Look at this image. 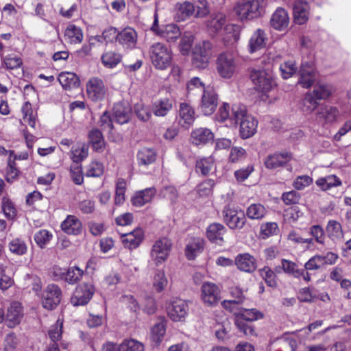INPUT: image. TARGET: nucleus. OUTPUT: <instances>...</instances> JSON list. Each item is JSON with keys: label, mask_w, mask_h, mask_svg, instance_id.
<instances>
[{"label": "nucleus", "mask_w": 351, "mask_h": 351, "mask_svg": "<svg viewBox=\"0 0 351 351\" xmlns=\"http://www.w3.org/2000/svg\"><path fill=\"white\" fill-rule=\"evenodd\" d=\"M217 120L223 123L230 120L232 124L237 125L240 122V135L245 139L252 136L256 132L258 121L247 113L246 107L243 104H234L232 108L224 103L219 109Z\"/></svg>", "instance_id": "1"}, {"label": "nucleus", "mask_w": 351, "mask_h": 351, "mask_svg": "<svg viewBox=\"0 0 351 351\" xmlns=\"http://www.w3.org/2000/svg\"><path fill=\"white\" fill-rule=\"evenodd\" d=\"M175 8L179 21H185L191 16L204 17L209 13L206 0H198L196 4L187 1L177 3Z\"/></svg>", "instance_id": "2"}, {"label": "nucleus", "mask_w": 351, "mask_h": 351, "mask_svg": "<svg viewBox=\"0 0 351 351\" xmlns=\"http://www.w3.org/2000/svg\"><path fill=\"white\" fill-rule=\"evenodd\" d=\"M265 0H239L234 6V12L239 18L252 19L261 15Z\"/></svg>", "instance_id": "3"}, {"label": "nucleus", "mask_w": 351, "mask_h": 351, "mask_svg": "<svg viewBox=\"0 0 351 351\" xmlns=\"http://www.w3.org/2000/svg\"><path fill=\"white\" fill-rule=\"evenodd\" d=\"M149 56L153 65L158 69H167L171 62V50L163 43H154L149 48Z\"/></svg>", "instance_id": "4"}, {"label": "nucleus", "mask_w": 351, "mask_h": 351, "mask_svg": "<svg viewBox=\"0 0 351 351\" xmlns=\"http://www.w3.org/2000/svg\"><path fill=\"white\" fill-rule=\"evenodd\" d=\"M222 215L223 222L231 230H241L247 223L244 212L241 210H239L230 205L224 207Z\"/></svg>", "instance_id": "5"}, {"label": "nucleus", "mask_w": 351, "mask_h": 351, "mask_svg": "<svg viewBox=\"0 0 351 351\" xmlns=\"http://www.w3.org/2000/svg\"><path fill=\"white\" fill-rule=\"evenodd\" d=\"M250 79L255 88L261 93H267L276 86L273 75L269 71L254 69L250 73Z\"/></svg>", "instance_id": "6"}, {"label": "nucleus", "mask_w": 351, "mask_h": 351, "mask_svg": "<svg viewBox=\"0 0 351 351\" xmlns=\"http://www.w3.org/2000/svg\"><path fill=\"white\" fill-rule=\"evenodd\" d=\"M151 30L156 35L165 38L167 42H174L180 36L179 27L173 23L159 26L157 10L154 13V23Z\"/></svg>", "instance_id": "7"}, {"label": "nucleus", "mask_w": 351, "mask_h": 351, "mask_svg": "<svg viewBox=\"0 0 351 351\" xmlns=\"http://www.w3.org/2000/svg\"><path fill=\"white\" fill-rule=\"evenodd\" d=\"M217 71L219 75L226 79L232 77L236 71L237 64L230 53H222L217 59Z\"/></svg>", "instance_id": "8"}, {"label": "nucleus", "mask_w": 351, "mask_h": 351, "mask_svg": "<svg viewBox=\"0 0 351 351\" xmlns=\"http://www.w3.org/2000/svg\"><path fill=\"white\" fill-rule=\"evenodd\" d=\"M95 289L90 283H82L77 286L71 298V304L75 306H84L92 298Z\"/></svg>", "instance_id": "9"}, {"label": "nucleus", "mask_w": 351, "mask_h": 351, "mask_svg": "<svg viewBox=\"0 0 351 351\" xmlns=\"http://www.w3.org/2000/svg\"><path fill=\"white\" fill-rule=\"evenodd\" d=\"M172 243L167 237L161 238L155 241L151 250V257L157 264L162 263L168 257Z\"/></svg>", "instance_id": "10"}, {"label": "nucleus", "mask_w": 351, "mask_h": 351, "mask_svg": "<svg viewBox=\"0 0 351 351\" xmlns=\"http://www.w3.org/2000/svg\"><path fill=\"white\" fill-rule=\"evenodd\" d=\"M62 299V291L55 284L47 285L43 294L42 303L45 308L52 310L60 302Z\"/></svg>", "instance_id": "11"}, {"label": "nucleus", "mask_w": 351, "mask_h": 351, "mask_svg": "<svg viewBox=\"0 0 351 351\" xmlns=\"http://www.w3.org/2000/svg\"><path fill=\"white\" fill-rule=\"evenodd\" d=\"M338 255L333 252H328L325 256L315 255L312 256L305 264L306 270H318L327 265H334L338 259Z\"/></svg>", "instance_id": "12"}, {"label": "nucleus", "mask_w": 351, "mask_h": 351, "mask_svg": "<svg viewBox=\"0 0 351 351\" xmlns=\"http://www.w3.org/2000/svg\"><path fill=\"white\" fill-rule=\"evenodd\" d=\"M201 297L208 306H215L221 298V291L217 285L213 282H204L201 288Z\"/></svg>", "instance_id": "13"}, {"label": "nucleus", "mask_w": 351, "mask_h": 351, "mask_svg": "<svg viewBox=\"0 0 351 351\" xmlns=\"http://www.w3.org/2000/svg\"><path fill=\"white\" fill-rule=\"evenodd\" d=\"M218 105V97L215 90L208 88L204 90L202 96L200 109L204 114L210 115L216 110Z\"/></svg>", "instance_id": "14"}, {"label": "nucleus", "mask_w": 351, "mask_h": 351, "mask_svg": "<svg viewBox=\"0 0 351 351\" xmlns=\"http://www.w3.org/2000/svg\"><path fill=\"white\" fill-rule=\"evenodd\" d=\"M189 311L188 304L182 299L174 300L167 307V313L170 319L174 322L184 320Z\"/></svg>", "instance_id": "15"}, {"label": "nucleus", "mask_w": 351, "mask_h": 351, "mask_svg": "<svg viewBox=\"0 0 351 351\" xmlns=\"http://www.w3.org/2000/svg\"><path fill=\"white\" fill-rule=\"evenodd\" d=\"M87 94L93 101L101 100L106 93L103 81L94 77L89 80L86 84Z\"/></svg>", "instance_id": "16"}, {"label": "nucleus", "mask_w": 351, "mask_h": 351, "mask_svg": "<svg viewBox=\"0 0 351 351\" xmlns=\"http://www.w3.org/2000/svg\"><path fill=\"white\" fill-rule=\"evenodd\" d=\"M315 80V73L313 62H304L300 69L298 84L304 88L311 87Z\"/></svg>", "instance_id": "17"}, {"label": "nucleus", "mask_w": 351, "mask_h": 351, "mask_svg": "<svg viewBox=\"0 0 351 351\" xmlns=\"http://www.w3.org/2000/svg\"><path fill=\"white\" fill-rule=\"evenodd\" d=\"M143 237L144 234L141 228H136L121 236L124 247L128 249H135L138 247L143 240Z\"/></svg>", "instance_id": "18"}, {"label": "nucleus", "mask_w": 351, "mask_h": 351, "mask_svg": "<svg viewBox=\"0 0 351 351\" xmlns=\"http://www.w3.org/2000/svg\"><path fill=\"white\" fill-rule=\"evenodd\" d=\"M237 268L245 272H253L257 267L256 260L248 253L239 254L235 258Z\"/></svg>", "instance_id": "19"}, {"label": "nucleus", "mask_w": 351, "mask_h": 351, "mask_svg": "<svg viewBox=\"0 0 351 351\" xmlns=\"http://www.w3.org/2000/svg\"><path fill=\"white\" fill-rule=\"evenodd\" d=\"M23 317L22 307L18 302H12L8 308L5 322L8 327L14 328L18 325Z\"/></svg>", "instance_id": "20"}, {"label": "nucleus", "mask_w": 351, "mask_h": 351, "mask_svg": "<svg viewBox=\"0 0 351 351\" xmlns=\"http://www.w3.org/2000/svg\"><path fill=\"white\" fill-rule=\"evenodd\" d=\"M289 23V18L287 12L281 8H278L272 14L270 19V25L276 30L285 29Z\"/></svg>", "instance_id": "21"}, {"label": "nucleus", "mask_w": 351, "mask_h": 351, "mask_svg": "<svg viewBox=\"0 0 351 351\" xmlns=\"http://www.w3.org/2000/svg\"><path fill=\"white\" fill-rule=\"evenodd\" d=\"M156 193L154 187H149L145 189L136 191L131 199L133 206L141 207L152 201Z\"/></svg>", "instance_id": "22"}, {"label": "nucleus", "mask_w": 351, "mask_h": 351, "mask_svg": "<svg viewBox=\"0 0 351 351\" xmlns=\"http://www.w3.org/2000/svg\"><path fill=\"white\" fill-rule=\"evenodd\" d=\"M226 232L227 230L223 224L213 223L207 228L206 234L211 242L221 245L223 242V235Z\"/></svg>", "instance_id": "23"}, {"label": "nucleus", "mask_w": 351, "mask_h": 351, "mask_svg": "<svg viewBox=\"0 0 351 351\" xmlns=\"http://www.w3.org/2000/svg\"><path fill=\"white\" fill-rule=\"evenodd\" d=\"M118 42L126 49H133L137 43V33L131 27H126L119 32Z\"/></svg>", "instance_id": "24"}, {"label": "nucleus", "mask_w": 351, "mask_h": 351, "mask_svg": "<svg viewBox=\"0 0 351 351\" xmlns=\"http://www.w3.org/2000/svg\"><path fill=\"white\" fill-rule=\"evenodd\" d=\"M290 153H275L269 155L265 160V165L267 169H274L283 166L291 159Z\"/></svg>", "instance_id": "25"}, {"label": "nucleus", "mask_w": 351, "mask_h": 351, "mask_svg": "<svg viewBox=\"0 0 351 351\" xmlns=\"http://www.w3.org/2000/svg\"><path fill=\"white\" fill-rule=\"evenodd\" d=\"M267 36L264 30L256 29L249 40V51L251 53L260 50L266 46Z\"/></svg>", "instance_id": "26"}, {"label": "nucleus", "mask_w": 351, "mask_h": 351, "mask_svg": "<svg viewBox=\"0 0 351 351\" xmlns=\"http://www.w3.org/2000/svg\"><path fill=\"white\" fill-rule=\"evenodd\" d=\"M191 138L192 143L195 145H205L213 141L214 134L210 130L200 128L191 132Z\"/></svg>", "instance_id": "27"}, {"label": "nucleus", "mask_w": 351, "mask_h": 351, "mask_svg": "<svg viewBox=\"0 0 351 351\" xmlns=\"http://www.w3.org/2000/svg\"><path fill=\"white\" fill-rule=\"evenodd\" d=\"M309 5L302 1H296L293 5V17L296 23L302 25L308 19Z\"/></svg>", "instance_id": "28"}, {"label": "nucleus", "mask_w": 351, "mask_h": 351, "mask_svg": "<svg viewBox=\"0 0 351 351\" xmlns=\"http://www.w3.org/2000/svg\"><path fill=\"white\" fill-rule=\"evenodd\" d=\"M62 230L68 234L77 235L82 230L80 220L74 215H68L61 224Z\"/></svg>", "instance_id": "29"}, {"label": "nucleus", "mask_w": 351, "mask_h": 351, "mask_svg": "<svg viewBox=\"0 0 351 351\" xmlns=\"http://www.w3.org/2000/svg\"><path fill=\"white\" fill-rule=\"evenodd\" d=\"M132 116L131 108L123 103L114 104L113 108V118L114 121L122 125L128 123Z\"/></svg>", "instance_id": "30"}, {"label": "nucleus", "mask_w": 351, "mask_h": 351, "mask_svg": "<svg viewBox=\"0 0 351 351\" xmlns=\"http://www.w3.org/2000/svg\"><path fill=\"white\" fill-rule=\"evenodd\" d=\"M339 114V110L334 106H322L317 112V119L324 121L326 123H332L335 122Z\"/></svg>", "instance_id": "31"}, {"label": "nucleus", "mask_w": 351, "mask_h": 351, "mask_svg": "<svg viewBox=\"0 0 351 351\" xmlns=\"http://www.w3.org/2000/svg\"><path fill=\"white\" fill-rule=\"evenodd\" d=\"M173 100L163 98L156 100L152 105V112L157 117H165L172 109Z\"/></svg>", "instance_id": "32"}, {"label": "nucleus", "mask_w": 351, "mask_h": 351, "mask_svg": "<svg viewBox=\"0 0 351 351\" xmlns=\"http://www.w3.org/2000/svg\"><path fill=\"white\" fill-rule=\"evenodd\" d=\"M328 237L335 242L341 241L343 238L341 225L335 220H330L326 227Z\"/></svg>", "instance_id": "33"}, {"label": "nucleus", "mask_w": 351, "mask_h": 351, "mask_svg": "<svg viewBox=\"0 0 351 351\" xmlns=\"http://www.w3.org/2000/svg\"><path fill=\"white\" fill-rule=\"evenodd\" d=\"M58 80L64 89L77 88L80 84L79 77L71 72L61 73Z\"/></svg>", "instance_id": "34"}, {"label": "nucleus", "mask_w": 351, "mask_h": 351, "mask_svg": "<svg viewBox=\"0 0 351 351\" xmlns=\"http://www.w3.org/2000/svg\"><path fill=\"white\" fill-rule=\"evenodd\" d=\"M180 124L184 127L190 126L195 120V111L187 104L182 103L180 106Z\"/></svg>", "instance_id": "35"}, {"label": "nucleus", "mask_w": 351, "mask_h": 351, "mask_svg": "<svg viewBox=\"0 0 351 351\" xmlns=\"http://www.w3.org/2000/svg\"><path fill=\"white\" fill-rule=\"evenodd\" d=\"M88 140L93 149L98 152H102L105 148V141L103 134L98 129L89 132Z\"/></svg>", "instance_id": "36"}, {"label": "nucleus", "mask_w": 351, "mask_h": 351, "mask_svg": "<svg viewBox=\"0 0 351 351\" xmlns=\"http://www.w3.org/2000/svg\"><path fill=\"white\" fill-rule=\"evenodd\" d=\"M64 38L71 44L80 43L83 40L82 30L75 25H69L65 29Z\"/></svg>", "instance_id": "37"}, {"label": "nucleus", "mask_w": 351, "mask_h": 351, "mask_svg": "<svg viewBox=\"0 0 351 351\" xmlns=\"http://www.w3.org/2000/svg\"><path fill=\"white\" fill-rule=\"evenodd\" d=\"M203 240L193 239L186 246L185 255L187 259L193 260L197 255L202 252L204 248Z\"/></svg>", "instance_id": "38"}, {"label": "nucleus", "mask_w": 351, "mask_h": 351, "mask_svg": "<svg viewBox=\"0 0 351 351\" xmlns=\"http://www.w3.org/2000/svg\"><path fill=\"white\" fill-rule=\"evenodd\" d=\"M156 152L150 148L143 147L138 152L137 160L139 165L147 166L155 162Z\"/></svg>", "instance_id": "39"}, {"label": "nucleus", "mask_w": 351, "mask_h": 351, "mask_svg": "<svg viewBox=\"0 0 351 351\" xmlns=\"http://www.w3.org/2000/svg\"><path fill=\"white\" fill-rule=\"evenodd\" d=\"M88 154V147L82 144H77L73 146L71 149V159L75 164H79L83 161Z\"/></svg>", "instance_id": "40"}, {"label": "nucleus", "mask_w": 351, "mask_h": 351, "mask_svg": "<svg viewBox=\"0 0 351 351\" xmlns=\"http://www.w3.org/2000/svg\"><path fill=\"white\" fill-rule=\"evenodd\" d=\"M234 324L239 331L242 332L245 336H256L255 327L252 324V322H247L243 319L236 318Z\"/></svg>", "instance_id": "41"}, {"label": "nucleus", "mask_w": 351, "mask_h": 351, "mask_svg": "<svg viewBox=\"0 0 351 351\" xmlns=\"http://www.w3.org/2000/svg\"><path fill=\"white\" fill-rule=\"evenodd\" d=\"M266 213V208L261 204H252L246 210V216L251 219H261Z\"/></svg>", "instance_id": "42"}, {"label": "nucleus", "mask_w": 351, "mask_h": 351, "mask_svg": "<svg viewBox=\"0 0 351 351\" xmlns=\"http://www.w3.org/2000/svg\"><path fill=\"white\" fill-rule=\"evenodd\" d=\"M226 23V16L224 14L219 12L212 16L208 21V27L213 32L219 31Z\"/></svg>", "instance_id": "43"}, {"label": "nucleus", "mask_w": 351, "mask_h": 351, "mask_svg": "<svg viewBox=\"0 0 351 351\" xmlns=\"http://www.w3.org/2000/svg\"><path fill=\"white\" fill-rule=\"evenodd\" d=\"M144 349L142 343L133 339L124 340L118 347V351H144Z\"/></svg>", "instance_id": "44"}, {"label": "nucleus", "mask_w": 351, "mask_h": 351, "mask_svg": "<svg viewBox=\"0 0 351 351\" xmlns=\"http://www.w3.org/2000/svg\"><path fill=\"white\" fill-rule=\"evenodd\" d=\"M121 60V56L114 51H107L101 56L104 65L108 68L116 66Z\"/></svg>", "instance_id": "45"}, {"label": "nucleus", "mask_w": 351, "mask_h": 351, "mask_svg": "<svg viewBox=\"0 0 351 351\" xmlns=\"http://www.w3.org/2000/svg\"><path fill=\"white\" fill-rule=\"evenodd\" d=\"M317 185L326 191L333 186H337L341 184L339 178L335 175H330L325 178H319L316 181Z\"/></svg>", "instance_id": "46"}, {"label": "nucleus", "mask_w": 351, "mask_h": 351, "mask_svg": "<svg viewBox=\"0 0 351 351\" xmlns=\"http://www.w3.org/2000/svg\"><path fill=\"white\" fill-rule=\"evenodd\" d=\"M83 274V271L79 267H71L64 274V280L69 284H75L82 278Z\"/></svg>", "instance_id": "47"}, {"label": "nucleus", "mask_w": 351, "mask_h": 351, "mask_svg": "<svg viewBox=\"0 0 351 351\" xmlns=\"http://www.w3.org/2000/svg\"><path fill=\"white\" fill-rule=\"evenodd\" d=\"M214 167V160L212 158H205L197 161L196 171L203 176H207Z\"/></svg>", "instance_id": "48"}, {"label": "nucleus", "mask_w": 351, "mask_h": 351, "mask_svg": "<svg viewBox=\"0 0 351 351\" xmlns=\"http://www.w3.org/2000/svg\"><path fill=\"white\" fill-rule=\"evenodd\" d=\"M52 237L53 235L49 231L43 229L35 233L34 241L40 248H44Z\"/></svg>", "instance_id": "49"}, {"label": "nucleus", "mask_w": 351, "mask_h": 351, "mask_svg": "<svg viewBox=\"0 0 351 351\" xmlns=\"http://www.w3.org/2000/svg\"><path fill=\"white\" fill-rule=\"evenodd\" d=\"M9 249L12 253L21 256L26 254L27 246L24 241L14 239L9 243Z\"/></svg>", "instance_id": "50"}, {"label": "nucleus", "mask_w": 351, "mask_h": 351, "mask_svg": "<svg viewBox=\"0 0 351 351\" xmlns=\"http://www.w3.org/2000/svg\"><path fill=\"white\" fill-rule=\"evenodd\" d=\"M263 317V314L256 308L244 309L243 313L237 315L236 318L243 319L252 322Z\"/></svg>", "instance_id": "51"}, {"label": "nucleus", "mask_w": 351, "mask_h": 351, "mask_svg": "<svg viewBox=\"0 0 351 351\" xmlns=\"http://www.w3.org/2000/svg\"><path fill=\"white\" fill-rule=\"evenodd\" d=\"M166 332L164 319H160L159 322L155 324L152 328V338L156 343H160Z\"/></svg>", "instance_id": "52"}, {"label": "nucleus", "mask_w": 351, "mask_h": 351, "mask_svg": "<svg viewBox=\"0 0 351 351\" xmlns=\"http://www.w3.org/2000/svg\"><path fill=\"white\" fill-rule=\"evenodd\" d=\"M125 189V180L123 178L118 179L116 184V191L114 198V202L117 205H121L124 202Z\"/></svg>", "instance_id": "53"}, {"label": "nucleus", "mask_w": 351, "mask_h": 351, "mask_svg": "<svg viewBox=\"0 0 351 351\" xmlns=\"http://www.w3.org/2000/svg\"><path fill=\"white\" fill-rule=\"evenodd\" d=\"M23 120L27 121L29 126L34 128L36 126V117L33 114V110L30 102L26 101L21 108Z\"/></svg>", "instance_id": "54"}, {"label": "nucleus", "mask_w": 351, "mask_h": 351, "mask_svg": "<svg viewBox=\"0 0 351 351\" xmlns=\"http://www.w3.org/2000/svg\"><path fill=\"white\" fill-rule=\"evenodd\" d=\"M258 272L269 287H276L277 286L276 274L270 267H264L263 269H259Z\"/></svg>", "instance_id": "55"}, {"label": "nucleus", "mask_w": 351, "mask_h": 351, "mask_svg": "<svg viewBox=\"0 0 351 351\" xmlns=\"http://www.w3.org/2000/svg\"><path fill=\"white\" fill-rule=\"evenodd\" d=\"M317 100L313 94L307 93L302 101V110L305 113L312 112L317 106Z\"/></svg>", "instance_id": "56"}, {"label": "nucleus", "mask_w": 351, "mask_h": 351, "mask_svg": "<svg viewBox=\"0 0 351 351\" xmlns=\"http://www.w3.org/2000/svg\"><path fill=\"white\" fill-rule=\"evenodd\" d=\"M212 47L213 45L209 41H203L195 45L193 53L205 56V58L209 60L212 55Z\"/></svg>", "instance_id": "57"}, {"label": "nucleus", "mask_w": 351, "mask_h": 351, "mask_svg": "<svg viewBox=\"0 0 351 351\" xmlns=\"http://www.w3.org/2000/svg\"><path fill=\"white\" fill-rule=\"evenodd\" d=\"M317 100L325 99L331 94V88L328 85L317 84L311 93Z\"/></svg>", "instance_id": "58"}, {"label": "nucleus", "mask_w": 351, "mask_h": 351, "mask_svg": "<svg viewBox=\"0 0 351 351\" xmlns=\"http://www.w3.org/2000/svg\"><path fill=\"white\" fill-rule=\"evenodd\" d=\"M168 280L163 271H157L155 274L153 286L158 292H161L167 286Z\"/></svg>", "instance_id": "59"}, {"label": "nucleus", "mask_w": 351, "mask_h": 351, "mask_svg": "<svg viewBox=\"0 0 351 351\" xmlns=\"http://www.w3.org/2000/svg\"><path fill=\"white\" fill-rule=\"evenodd\" d=\"M215 185V180L207 179L197 186V192L200 196H208L213 191V186Z\"/></svg>", "instance_id": "60"}, {"label": "nucleus", "mask_w": 351, "mask_h": 351, "mask_svg": "<svg viewBox=\"0 0 351 351\" xmlns=\"http://www.w3.org/2000/svg\"><path fill=\"white\" fill-rule=\"evenodd\" d=\"M194 41V36L192 34H184L180 42V51L182 55H186L191 51Z\"/></svg>", "instance_id": "61"}, {"label": "nucleus", "mask_w": 351, "mask_h": 351, "mask_svg": "<svg viewBox=\"0 0 351 351\" xmlns=\"http://www.w3.org/2000/svg\"><path fill=\"white\" fill-rule=\"evenodd\" d=\"M2 210L8 219H14L16 215V210L13 203L6 197L2 198Z\"/></svg>", "instance_id": "62"}, {"label": "nucleus", "mask_w": 351, "mask_h": 351, "mask_svg": "<svg viewBox=\"0 0 351 351\" xmlns=\"http://www.w3.org/2000/svg\"><path fill=\"white\" fill-rule=\"evenodd\" d=\"M278 230V225L274 222L264 223L261 228V235L263 239H267L272 235L276 234Z\"/></svg>", "instance_id": "63"}, {"label": "nucleus", "mask_w": 351, "mask_h": 351, "mask_svg": "<svg viewBox=\"0 0 351 351\" xmlns=\"http://www.w3.org/2000/svg\"><path fill=\"white\" fill-rule=\"evenodd\" d=\"M309 234L315 241L322 245L325 243V233L322 227L319 225H313L310 228Z\"/></svg>", "instance_id": "64"}]
</instances>
